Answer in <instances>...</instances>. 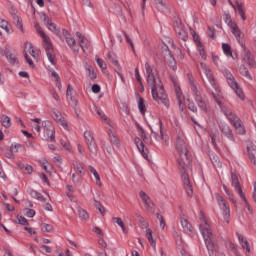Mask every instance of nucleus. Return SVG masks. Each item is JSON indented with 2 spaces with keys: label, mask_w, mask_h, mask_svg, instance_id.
Segmentation results:
<instances>
[{
  "label": "nucleus",
  "mask_w": 256,
  "mask_h": 256,
  "mask_svg": "<svg viewBox=\"0 0 256 256\" xmlns=\"http://www.w3.org/2000/svg\"><path fill=\"white\" fill-rule=\"evenodd\" d=\"M158 221H159V225H160V229H165V220L163 219V216L161 214H157L156 215Z\"/></svg>",
  "instance_id": "obj_58"
},
{
  "label": "nucleus",
  "mask_w": 256,
  "mask_h": 256,
  "mask_svg": "<svg viewBox=\"0 0 256 256\" xmlns=\"http://www.w3.org/2000/svg\"><path fill=\"white\" fill-rule=\"evenodd\" d=\"M234 11L238 13L242 21H245L247 19V16H245V10L243 8V3L236 1V6H234Z\"/></svg>",
  "instance_id": "obj_28"
},
{
  "label": "nucleus",
  "mask_w": 256,
  "mask_h": 256,
  "mask_svg": "<svg viewBox=\"0 0 256 256\" xmlns=\"http://www.w3.org/2000/svg\"><path fill=\"white\" fill-rule=\"evenodd\" d=\"M169 67H171V69H172L173 71H176V70H177V64H175V58L170 57Z\"/></svg>",
  "instance_id": "obj_63"
},
{
  "label": "nucleus",
  "mask_w": 256,
  "mask_h": 256,
  "mask_svg": "<svg viewBox=\"0 0 256 256\" xmlns=\"http://www.w3.org/2000/svg\"><path fill=\"white\" fill-rule=\"evenodd\" d=\"M219 129L222 135L226 137V139H228L229 141L235 142V136L233 135V130H231V127H229V124L221 121L219 122Z\"/></svg>",
  "instance_id": "obj_19"
},
{
  "label": "nucleus",
  "mask_w": 256,
  "mask_h": 256,
  "mask_svg": "<svg viewBox=\"0 0 256 256\" xmlns=\"http://www.w3.org/2000/svg\"><path fill=\"white\" fill-rule=\"evenodd\" d=\"M190 35H192L194 42L197 46V49L199 51V55L202 59H207V55L205 54V48L203 47V43H201V39L199 38V35H197V32L190 28Z\"/></svg>",
  "instance_id": "obj_18"
},
{
  "label": "nucleus",
  "mask_w": 256,
  "mask_h": 256,
  "mask_svg": "<svg viewBox=\"0 0 256 256\" xmlns=\"http://www.w3.org/2000/svg\"><path fill=\"white\" fill-rule=\"evenodd\" d=\"M13 23L18 29H20V31H23V22L21 21V17H19V15L14 14Z\"/></svg>",
  "instance_id": "obj_42"
},
{
  "label": "nucleus",
  "mask_w": 256,
  "mask_h": 256,
  "mask_svg": "<svg viewBox=\"0 0 256 256\" xmlns=\"http://www.w3.org/2000/svg\"><path fill=\"white\" fill-rule=\"evenodd\" d=\"M176 150L179 155L178 158V169L181 173L182 181L184 183V188L189 195L193 196V187H191V181L189 180V174L187 173L191 169V154L189 153V148L185 139L178 137L176 139Z\"/></svg>",
  "instance_id": "obj_2"
},
{
  "label": "nucleus",
  "mask_w": 256,
  "mask_h": 256,
  "mask_svg": "<svg viewBox=\"0 0 256 256\" xmlns=\"http://www.w3.org/2000/svg\"><path fill=\"white\" fill-rule=\"evenodd\" d=\"M4 55H6V59L11 65H16V63H19L16 52L7 51Z\"/></svg>",
  "instance_id": "obj_30"
},
{
  "label": "nucleus",
  "mask_w": 256,
  "mask_h": 256,
  "mask_svg": "<svg viewBox=\"0 0 256 256\" xmlns=\"http://www.w3.org/2000/svg\"><path fill=\"white\" fill-rule=\"evenodd\" d=\"M199 230L205 241L209 256H225L224 253L219 252V245L215 241V234L213 233V229H211L209 220H207L203 212H200Z\"/></svg>",
  "instance_id": "obj_4"
},
{
  "label": "nucleus",
  "mask_w": 256,
  "mask_h": 256,
  "mask_svg": "<svg viewBox=\"0 0 256 256\" xmlns=\"http://www.w3.org/2000/svg\"><path fill=\"white\" fill-rule=\"evenodd\" d=\"M146 237L149 243L152 245V247L154 249H157V242L155 241V239H153V230H151V228L146 229Z\"/></svg>",
  "instance_id": "obj_33"
},
{
  "label": "nucleus",
  "mask_w": 256,
  "mask_h": 256,
  "mask_svg": "<svg viewBox=\"0 0 256 256\" xmlns=\"http://www.w3.org/2000/svg\"><path fill=\"white\" fill-rule=\"evenodd\" d=\"M216 200L218 201V205L223 213L225 223H229L231 219V208H229V202L219 194H216Z\"/></svg>",
  "instance_id": "obj_10"
},
{
  "label": "nucleus",
  "mask_w": 256,
  "mask_h": 256,
  "mask_svg": "<svg viewBox=\"0 0 256 256\" xmlns=\"http://www.w3.org/2000/svg\"><path fill=\"white\" fill-rule=\"evenodd\" d=\"M239 71L243 77H246L249 81H253V76H251V73H249V69L245 66H240Z\"/></svg>",
  "instance_id": "obj_37"
},
{
  "label": "nucleus",
  "mask_w": 256,
  "mask_h": 256,
  "mask_svg": "<svg viewBox=\"0 0 256 256\" xmlns=\"http://www.w3.org/2000/svg\"><path fill=\"white\" fill-rule=\"evenodd\" d=\"M61 145L66 151H71V145L67 140H61Z\"/></svg>",
  "instance_id": "obj_60"
},
{
  "label": "nucleus",
  "mask_w": 256,
  "mask_h": 256,
  "mask_svg": "<svg viewBox=\"0 0 256 256\" xmlns=\"http://www.w3.org/2000/svg\"><path fill=\"white\" fill-rule=\"evenodd\" d=\"M180 223L186 235H190V236L195 235V229H193V226L191 225V223H189L187 218H181Z\"/></svg>",
  "instance_id": "obj_23"
},
{
  "label": "nucleus",
  "mask_w": 256,
  "mask_h": 256,
  "mask_svg": "<svg viewBox=\"0 0 256 256\" xmlns=\"http://www.w3.org/2000/svg\"><path fill=\"white\" fill-rule=\"evenodd\" d=\"M4 155H5V157H6L7 159H15V154H14L13 150H11V148L8 149V150H6V151L4 152Z\"/></svg>",
  "instance_id": "obj_57"
},
{
  "label": "nucleus",
  "mask_w": 256,
  "mask_h": 256,
  "mask_svg": "<svg viewBox=\"0 0 256 256\" xmlns=\"http://www.w3.org/2000/svg\"><path fill=\"white\" fill-rule=\"evenodd\" d=\"M84 138L87 143H91V142L95 141V138L93 137V132H91L89 130H86L84 132Z\"/></svg>",
  "instance_id": "obj_49"
},
{
  "label": "nucleus",
  "mask_w": 256,
  "mask_h": 256,
  "mask_svg": "<svg viewBox=\"0 0 256 256\" xmlns=\"http://www.w3.org/2000/svg\"><path fill=\"white\" fill-rule=\"evenodd\" d=\"M66 97L67 101L72 105V107H77V92L73 90L72 85H68L67 91H66Z\"/></svg>",
  "instance_id": "obj_22"
},
{
  "label": "nucleus",
  "mask_w": 256,
  "mask_h": 256,
  "mask_svg": "<svg viewBox=\"0 0 256 256\" xmlns=\"http://www.w3.org/2000/svg\"><path fill=\"white\" fill-rule=\"evenodd\" d=\"M88 71V77H90V79H97V73H95V70L91 67L87 68Z\"/></svg>",
  "instance_id": "obj_56"
},
{
  "label": "nucleus",
  "mask_w": 256,
  "mask_h": 256,
  "mask_svg": "<svg viewBox=\"0 0 256 256\" xmlns=\"http://www.w3.org/2000/svg\"><path fill=\"white\" fill-rule=\"evenodd\" d=\"M94 179H95L96 185H98V187H103V183L101 182V176H99V172L94 174Z\"/></svg>",
  "instance_id": "obj_62"
},
{
  "label": "nucleus",
  "mask_w": 256,
  "mask_h": 256,
  "mask_svg": "<svg viewBox=\"0 0 256 256\" xmlns=\"http://www.w3.org/2000/svg\"><path fill=\"white\" fill-rule=\"evenodd\" d=\"M210 139L212 145H217V141H219V131L210 132Z\"/></svg>",
  "instance_id": "obj_47"
},
{
  "label": "nucleus",
  "mask_w": 256,
  "mask_h": 256,
  "mask_svg": "<svg viewBox=\"0 0 256 256\" xmlns=\"http://www.w3.org/2000/svg\"><path fill=\"white\" fill-rule=\"evenodd\" d=\"M134 143H135L138 151L144 157V159H148L149 155L147 154V149H145V144L143 143V141H141V138L136 137L134 139Z\"/></svg>",
  "instance_id": "obj_25"
},
{
  "label": "nucleus",
  "mask_w": 256,
  "mask_h": 256,
  "mask_svg": "<svg viewBox=\"0 0 256 256\" xmlns=\"http://www.w3.org/2000/svg\"><path fill=\"white\" fill-rule=\"evenodd\" d=\"M108 59L114 64L116 67H119V61L117 60V55L113 52L108 53Z\"/></svg>",
  "instance_id": "obj_46"
},
{
  "label": "nucleus",
  "mask_w": 256,
  "mask_h": 256,
  "mask_svg": "<svg viewBox=\"0 0 256 256\" xmlns=\"http://www.w3.org/2000/svg\"><path fill=\"white\" fill-rule=\"evenodd\" d=\"M137 129L142 137V139H147V135L145 134V130H143V127L141 125L137 124Z\"/></svg>",
  "instance_id": "obj_64"
},
{
  "label": "nucleus",
  "mask_w": 256,
  "mask_h": 256,
  "mask_svg": "<svg viewBox=\"0 0 256 256\" xmlns=\"http://www.w3.org/2000/svg\"><path fill=\"white\" fill-rule=\"evenodd\" d=\"M212 61L214 65H216V67H219V65H221V59H219V56L215 54L212 55Z\"/></svg>",
  "instance_id": "obj_61"
},
{
  "label": "nucleus",
  "mask_w": 256,
  "mask_h": 256,
  "mask_svg": "<svg viewBox=\"0 0 256 256\" xmlns=\"http://www.w3.org/2000/svg\"><path fill=\"white\" fill-rule=\"evenodd\" d=\"M175 85V93H176V98L178 99V105L181 111L187 107L190 111L193 113H197V106L191 100L185 99V96L183 95V92L181 91V87L177 85V83H174Z\"/></svg>",
  "instance_id": "obj_8"
},
{
  "label": "nucleus",
  "mask_w": 256,
  "mask_h": 256,
  "mask_svg": "<svg viewBox=\"0 0 256 256\" xmlns=\"http://www.w3.org/2000/svg\"><path fill=\"white\" fill-rule=\"evenodd\" d=\"M52 118L54 119V121H56V123H58V125H60V127H62V129H65L66 131L67 129H69L67 121H65V118H63V114H61L59 110H55L52 113Z\"/></svg>",
  "instance_id": "obj_21"
},
{
  "label": "nucleus",
  "mask_w": 256,
  "mask_h": 256,
  "mask_svg": "<svg viewBox=\"0 0 256 256\" xmlns=\"http://www.w3.org/2000/svg\"><path fill=\"white\" fill-rule=\"evenodd\" d=\"M43 21H44V24L46 25V27L49 29V31L54 33V35H57V37H59V39H63L61 30H59V28L57 27V24L53 23V20H51V18H49V16L44 15Z\"/></svg>",
  "instance_id": "obj_17"
},
{
  "label": "nucleus",
  "mask_w": 256,
  "mask_h": 256,
  "mask_svg": "<svg viewBox=\"0 0 256 256\" xmlns=\"http://www.w3.org/2000/svg\"><path fill=\"white\" fill-rule=\"evenodd\" d=\"M96 63L98 65V67H100V69H102V71H105V69H107V63L104 62L103 59L96 58Z\"/></svg>",
  "instance_id": "obj_54"
},
{
  "label": "nucleus",
  "mask_w": 256,
  "mask_h": 256,
  "mask_svg": "<svg viewBox=\"0 0 256 256\" xmlns=\"http://www.w3.org/2000/svg\"><path fill=\"white\" fill-rule=\"evenodd\" d=\"M77 213H78L80 219H83L84 221H87V219H89V213L86 212L85 209H83L81 207H78L77 208Z\"/></svg>",
  "instance_id": "obj_43"
},
{
  "label": "nucleus",
  "mask_w": 256,
  "mask_h": 256,
  "mask_svg": "<svg viewBox=\"0 0 256 256\" xmlns=\"http://www.w3.org/2000/svg\"><path fill=\"white\" fill-rule=\"evenodd\" d=\"M146 75H147V83L149 87H151L152 99L159 103L160 105H165L166 108H169V97L167 93H165V88L163 86V82L157 75V70L149 63H145Z\"/></svg>",
  "instance_id": "obj_3"
},
{
  "label": "nucleus",
  "mask_w": 256,
  "mask_h": 256,
  "mask_svg": "<svg viewBox=\"0 0 256 256\" xmlns=\"http://www.w3.org/2000/svg\"><path fill=\"white\" fill-rule=\"evenodd\" d=\"M87 145H88L89 151H91L93 155H97L98 149H97V143H95V140L92 142H88Z\"/></svg>",
  "instance_id": "obj_48"
},
{
  "label": "nucleus",
  "mask_w": 256,
  "mask_h": 256,
  "mask_svg": "<svg viewBox=\"0 0 256 256\" xmlns=\"http://www.w3.org/2000/svg\"><path fill=\"white\" fill-rule=\"evenodd\" d=\"M95 111H96L98 117H100V119H102V121H105V123H107V125H110V127H111V120H109L107 115H105V112H103V110H101L97 107L95 108Z\"/></svg>",
  "instance_id": "obj_35"
},
{
  "label": "nucleus",
  "mask_w": 256,
  "mask_h": 256,
  "mask_svg": "<svg viewBox=\"0 0 256 256\" xmlns=\"http://www.w3.org/2000/svg\"><path fill=\"white\" fill-rule=\"evenodd\" d=\"M240 245H242L243 249L246 250V253H251V247L249 246V242L242 234L236 233Z\"/></svg>",
  "instance_id": "obj_29"
},
{
  "label": "nucleus",
  "mask_w": 256,
  "mask_h": 256,
  "mask_svg": "<svg viewBox=\"0 0 256 256\" xmlns=\"http://www.w3.org/2000/svg\"><path fill=\"white\" fill-rule=\"evenodd\" d=\"M62 35L70 49H72V51H76V53H79V45L77 44L75 38L69 33V31L63 29Z\"/></svg>",
  "instance_id": "obj_16"
},
{
  "label": "nucleus",
  "mask_w": 256,
  "mask_h": 256,
  "mask_svg": "<svg viewBox=\"0 0 256 256\" xmlns=\"http://www.w3.org/2000/svg\"><path fill=\"white\" fill-rule=\"evenodd\" d=\"M223 53L226 55V57H231L232 59H237V53H233V50L231 49V45L227 43L222 44Z\"/></svg>",
  "instance_id": "obj_26"
},
{
  "label": "nucleus",
  "mask_w": 256,
  "mask_h": 256,
  "mask_svg": "<svg viewBox=\"0 0 256 256\" xmlns=\"http://www.w3.org/2000/svg\"><path fill=\"white\" fill-rule=\"evenodd\" d=\"M42 127L44 128L43 137L45 141H55V128L53 127V124H51V122L49 121H43Z\"/></svg>",
  "instance_id": "obj_12"
},
{
  "label": "nucleus",
  "mask_w": 256,
  "mask_h": 256,
  "mask_svg": "<svg viewBox=\"0 0 256 256\" xmlns=\"http://www.w3.org/2000/svg\"><path fill=\"white\" fill-rule=\"evenodd\" d=\"M76 37L80 43L82 51L85 53L87 49H89V39L81 34V32H76Z\"/></svg>",
  "instance_id": "obj_24"
},
{
  "label": "nucleus",
  "mask_w": 256,
  "mask_h": 256,
  "mask_svg": "<svg viewBox=\"0 0 256 256\" xmlns=\"http://www.w3.org/2000/svg\"><path fill=\"white\" fill-rule=\"evenodd\" d=\"M72 167L75 169V171H77L76 173L80 174V175H86V171L85 168L83 167V165H81V163L74 161L72 163Z\"/></svg>",
  "instance_id": "obj_34"
},
{
  "label": "nucleus",
  "mask_w": 256,
  "mask_h": 256,
  "mask_svg": "<svg viewBox=\"0 0 256 256\" xmlns=\"http://www.w3.org/2000/svg\"><path fill=\"white\" fill-rule=\"evenodd\" d=\"M247 151H248V157L251 163H253V165H256V146L253 144H250L247 147Z\"/></svg>",
  "instance_id": "obj_27"
},
{
  "label": "nucleus",
  "mask_w": 256,
  "mask_h": 256,
  "mask_svg": "<svg viewBox=\"0 0 256 256\" xmlns=\"http://www.w3.org/2000/svg\"><path fill=\"white\" fill-rule=\"evenodd\" d=\"M159 130H160V139L163 143L167 144L169 141V136L163 134V121L159 120Z\"/></svg>",
  "instance_id": "obj_41"
},
{
  "label": "nucleus",
  "mask_w": 256,
  "mask_h": 256,
  "mask_svg": "<svg viewBox=\"0 0 256 256\" xmlns=\"http://www.w3.org/2000/svg\"><path fill=\"white\" fill-rule=\"evenodd\" d=\"M0 31H2L3 35H5V33L9 35V33L11 32L9 22H7V20H3L0 18Z\"/></svg>",
  "instance_id": "obj_31"
},
{
  "label": "nucleus",
  "mask_w": 256,
  "mask_h": 256,
  "mask_svg": "<svg viewBox=\"0 0 256 256\" xmlns=\"http://www.w3.org/2000/svg\"><path fill=\"white\" fill-rule=\"evenodd\" d=\"M231 181H232V186L234 187L236 193H238L239 197L242 199L246 209L250 213H253V209H251V205L249 204V201H247V198L245 197V193H243V189H241V184H239V177L237 176V174L232 173Z\"/></svg>",
  "instance_id": "obj_9"
},
{
  "label": "nucleus",
  "mask_w": 256,
  "mask_h": 256,
  "mask_svg": "<svg viewBox=\"0 0 256 256\" xmlns=\"http://www.w3.org/2000/svg\"><path fill=\"white\" fill-rule=\"evenodd\" d=\"M35 29L38 35L42 37V43L49 63H51V65H57V57L55 56V50L53 49V42H51V38L43 32V29L37 23L35 24Z\"/></svg>",
  "instance_id": "obj_5"
},
{
  "label": "nucleus",
  "mask_w": 256,
  "mask_h": 256,
  "mask_svg": "<svg viewBox=\"0 0 256 256\" xmlns=\"http://www.w3.org/2000/svg\"><path fill=\"white\" fill-rule=\"evenodd\" d=\"M41 231H43V233H53V225L47 224V223H42Z\"/></svg>",
  "instance_id": "obj_45"
},
{
  "label": "nucleus",
  "mask_w": 256,
  "mask_h": 256,
  "mask_svg": "<svg viewBox=\"0 0 256 256\" xmlns=\"http://www.w3.org/2000/svg\"><path fill=\"white\" fill-rule=\"evenodd\" d=\"M224 22L228 25V27H230L231 33H233V35L236 37V41L239 43V45L243 47V39L245 37V34L243 33V31H241V28H239L237 22L231 19L230 14L224 15Z\"/></svg>",
  "instance_id": "obj_7"
},
{
  "label": "nucleus",
  "mask_w": 256,
  "mask_h": 256,
  "mask_svg": "<svg viewBox=\"0 0 256 256\" xmlns=\"http://www.w3.org/2000/svg\"><path fill=\"white\" fill-rule=\"evenodd\" d=\"M30 195L32 197H34V199H38V201H45V198L43 197V195H41V193H38L37 191L35 190H32L30 192Z\"/></svg>",
  "instance_id": "obj_53"
},
{
  "label": "nucleus",
  "mask_w": 256,
  "mask_h": 256,
  "mask_svg": "<svg viewBox=\"0 0 256 256\" xmlns=\"http://www.w3.org/2000/svg\"><path fill=\"white\" fill-rule=\"evenodd\" d=\"M134 216L137 219V222L142 224V227H149V224L145 221V218L141 216V213L135 212Z\"/></svg>",
  "instance_id": "obj_44"
},
{
  "label": "nucleus",
  "mask_w": 256,
  "mask_h": 256,
  "mask_svg": "<svg viewBox=\"0 0 256 256\" xmlns=\"http://www.w3.org/2000/svg\"><path fill=\"white\" fill-rule=\"evenodd\" d=\"M222 73L226 78L229 87H231L234 93H236L237 97L241 99V101H245V94L243 93V89H241V86H239V83H237V80H235V76L231 74V71L223 69Z\"/></svg>",
  "instance_id": "obj_6"
},
{
  "label": "nucleus",
  "mask_w": 256,
  "mask_h": 256,
  "mask_svg": "<svg viewBox=\"0 0 256 256\" xmlns=\"http://www.w3.org/2000/svg\"><path fill=\"white\" fill-rule=\"evenodd\" d=\"M174 31L178 39H182V41H187L188 39L187 31H185V28H183V24L181 23V21H176L174 23Z\"/></svg>",
  "instance_id": "obj_20"
},
{
  "label": "nucleus",
  "mask_w": 256,
  "mask_h": 256,
  "mask_svg": "<svg viewBox=\"0 0 256 256\" xmlns=\"http://www.w3.org/2000/svg\"><path fill=\"white\" fill-rule=\"evenodd\" d=\"M24 215H26V217H29L31 219V218L35 217V210L31 209V208H25Z\"/></svg>",
  "instance_id": "obj_55"
},
{
  "label": "nucleus",
  "mask_w": 256,
  "mask_h": 256,
  "mask_svg": "<svg viewBox=\"0 0 256 256\" xmlns=\"http://www.w3.org/2000/svg\"><path fill=\"white\" fill-rule=\"evenodd\" d=\"M108 134H109L110 141H111L112 145L119 147V145H120L119 138H117L115 133H113V130L109 129Z\"/></svg>",
  "instance_id": "obj_39"
},
{
  "label": "nucleus",
  "mask_w": 256,
  "mask_h": 256,
  "mask_svg": "<svg viewBox=\"0 0 256 256\" xmlns=\"http://www.w3.org/2000/svg\"><path fill=\"white\" fill-rule=\"evenodd\" d=\"M114 223H116L117 225H119V227H121L123 233H127V229L125 228V224L123 223V220H121V218L119 217H114L113 218Z\"/></svg>",
  "instance_id": "obj_50"
},
{
  "label": "nucleus",
  "mask_w": 256,
  "mask_h": 256,
  "mask_svg": "<svg viewBox=\"0 0 256 256\" xmlns=\"http://www.w3.org/2000/svg\"><path fill=\"white\" fill-rule=\"evenodd\" d=\"M85 175L79 174V173H73L72 174V183L76 185L77 187L81 186V183H83V177Z\"/></svg>",
  "instance_id": "obj_32"
},
{
  "label": "nucleus",
  "mask_w": 256,
  "mask_h": 256,
  "mask_svg": "<svg viewBox=\"0 0 256 256\" xmlns=\"http://www.w3.org/2000/svg\"><path fill=\"white\" fill-rule=\"evenodd\" d=\"M139 196L144 203L146 211L153 215V213H155V204L153 203V200H151V197H149V195H147V193H145L144 191H140Z\"/></svg>",
  "instance_id": "obj_14"
},
{
  "label": "nucleus",
  "mask_w": 256,
  "mask_h": 256,
  "mask_svg": "<svg viewBox=\"0 0 256 256\" xmlns=\"http://www.w3.org/2000/svg\"><path fill=\"white\" fill-rule=\"evenodd\" d=\"M2 125L6 129H9L11 127V118L9 116H2Z\"/></svg>",
  "instance_id": "obj_51"
},
{
  "label": "nucleus",
  "mask_w": 256,
  "mask_h": 256,
  "mask_svg": "<svg viewBox=\"0 0 256 256\" xmlns=\"http://www.w3.org/2000/svg\"><path fill=\"white\" fill-rule=\"evenodd\" d=\"M123 11V7H121V5H114V7H112V12L114 13V15H119L121 17Z\"/></svg>",
  "instance_id": "obj_52"
},
{
  "label": "nucleus",
  "mask_w": 256,
  "mask_h": 256,
  "mask_svg": "<svg viewBox=\"0 0 256 256\" xmlns=\"http://www.w3.org/2000/svg\"><path fill=\"white\" fill-rule=\"evenodd\" d=\"M200 67L206 75L210 85L212 86V89L209 90V93L212 95L214 101L218 104L220 107L222 113L227 117V119L230 121V123L233 125L234 129L236 130V133L238 135H245V125L243 124V121L239 119L237 115L229 109L226 105L223 104L221 101L223 99V93L221 92V87L217 83V80L215 79V76L213 75V72L211 71V68L207 66V64L200 63Z\"/></svg>",
  "instance_id": "obj_1"
},
{
  "label": "nucleus",
  "mask_w": 256,
  "mask_h": 256,
  "mask_svg": "<svg viewBox=\"0 0 256 256\" xmlns=\"http://www.w3.org/2000/svg\"><path fill=\"white\" fill-rule=\"evenodd\" d=\"M189 84L191 91L194 92L196 103L198 104V107L201 108L204 113H207L209 111V105L201 99V93L197 90V85H195V82L193 79L189 78Z\"/></svg>",
  "instance_id": "obj_11"
},
{
  "label": "nucleus",
  "mask_w": 256,
  "mask_h": 256,
  "mask_svg": "<svg viewBox=\"0 0 256 256\" xmlns=\"http://www.w3.org/2000/svg\"><path fill=\"white\" fill-rule=\"evenodd\" d=\"M29 55H31V57H33V59L35 60H37V58L39 57V54L35 52V49H33V44H31V42H26L24 48V57L28 65H30V67H33V60L29 58Z\"/></svg>",
  "instance_id": "obj_13"
},
{
  "label": "nucleus",
  "mask_w": 256,
  "mask_h": 256,
  "mask_svg": "<svg viewBox=\"0 0 256 256\" xmlns=\"http://www.w3.org/2000/svg\"><path fill=\"white\" fill-rule=\"evenodd\" d=\"M226 248L228 249V251H230V253H233L234 255L239 256V251L237 250V246L233 242L228 241L226 243Z\"/></svg>",
  "instance_id": "obj_38"
},
{
  "label": "nucleus",
  "mask_w": 256,
  "mask_h": 256,
  "mask_svg": "<svg viewBox=\"0 0 256 256\" xmlns=\"http://www.w3.org/2000/svg\"><path fill=\"white\" fill-rule=\"evenodd\" d=\"M16 221H17L18 225H28V223H29L23 216H17Z\"/></svg>",
  "instance_id": "obj_59"
},
{
  "label": "nucleus",
  "mask_w": 256,
  "mask_h": 256,
  "mask_svg": "<svg viewBox=\"0 0 256 256\" xmlns=\"http://www.w3.org/2000/svg\"><path fill=\"white\" fill-rule=\"evenodd\" d=\"M11 151L15 153H23L25 151V147L23 144L14 143L10 146Z\"/></svg>",
  "instance_id": "obj_36"
},
{
  "label": "nucleus",
  "mask_w": 256,
  "mask_h": 256,
  "mask_svg": "<svg viewBox=\"0 0 256 256\" xmlns=\"http://www.w3.org/2000/svg\"><path fill=\"white\" fill-rule=\"evenodd\" d=\"M244 45L242 46L244 51L242 54V59L244 63H247V65L250 67V69H255L256 62L255 57L253 54H251V51L247 50V47H245V40H243Z\"/></svg>",
  "instance_id": "obj_15"
},
{
  "label": "nucleus",
  "mask_w": 256,
  "mask_h": 256,
  "mask_svg": "<svg viewBox=\"0 0 256 256\" xmlns=\"http://www.w3.org/2000/svg\"><path fill=\"white\" fill-rule=\"evenodd\" d=\"M138 109L142 115H145L147 112V104H145V100L143 98H139Z\"/></svg>",
  "instance_id": "obj_40"
}]
</instances>
